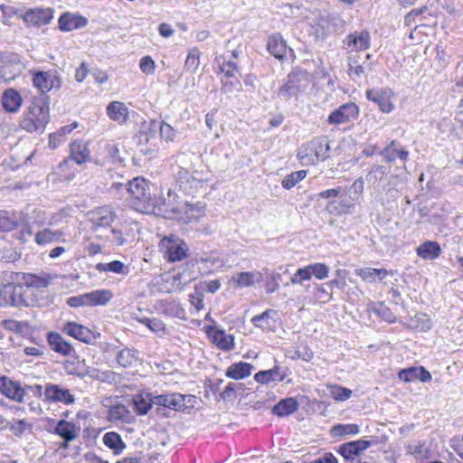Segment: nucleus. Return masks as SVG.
<instances>
[{
    "instance_id": "2",
    "label": "nucleus",
    "mask_w": 463,
    "mask_h": 463,
    "mask_svg": "<svg viewBox=\"0 0 463 463\" xmlns=\"http://www.w3.org/2000/svg\"><path fill=\"white\" fill-rule=\"evenodd\" d=\"M204 186L205 182L202 178L195 177L186 169L179 167L175 175L174 188L168 189L167 197L164 198V203L165 205L176 204L179 198L177 192L186 195H194L199 193Z\"/></svg>"
},
{
    "instance_id": "18",
    "label": "nucleus",
    "mask_w": 463,
    "mask_h": 463,
    "mask_svg": "<svg viewBox=\"0 0 463 463\" xmlns=\"http://www.w3.org/2000/svg\"><path fill=\"white\" fill-rule=\"evenodd\" d=\"M372 442L365 439H357L342 444L338 449V453L341 454L346 460H354L364 450L371 447Z\"/></svg>"
},
{
    "instance_id": "55",
    "label": "nucleus",
    "mask_w": 463,
    "mask_h": 463,
    "mask_svg": "<svg viewBox=\"0 0 463 463\" xmlns=\"http://www.w3.org/2000/svg\"><path fill=\"white\" fill-rule=\"evenodd\" d=\"M282 276L279 272H272L265 282L266 292L270 294L277 291L279 288V282L281 281Z\"/></svg>"
},
{
    "instance_id": "36",
    "label": "nucleus",
    "mask_w": 463,
    "mask_h": 463,
    "mask_svg": "<svg viewBox=\"0 0 463 463\" xmlns=\"http://www.w3.org/2000/svg\"><path fill=\"white\" fill-rule=\"evenodd\" d=\"M402 184V179L397 175H392L388 179L387 183L383 185L381 189L380 195H377L379 199L383 203L385 198L383 194L386 195V200L389 198H395L399 194V187Z\"/></svg>"
},
{
    "instance_id": "37",
    "label": "nucleus",
    "mask_w": 463,
    "mask_h": 463,
    "mask_svg": "<svg viewBox=\"0 0 463 463\" xmlns=\"http://www.w3.org/2000/svg\"><path fill=\"white\" fill-rule=\"evenodd\" d=\"M416 251L419 257L431 260L437 259L440 255L441 248L438 242L427 241L420 244L417 248Z\"/></svg>"
},
{
    "instance_id": "63",
    "label": "nucleus",
    "mask_w": 463,
    "mask_h": 463,
    "mask_svg": "<svg viewBox=\"0 0 463 463\" xmlns=\"http://www.w3.org/2000/svg\"><path fill=\"white\" fill-rule=\"evenodd\" d=\"M199 65V57L195 52H189L184 66L187 70L194 71Z\"/></svg>"
},
{
    "instance_id": "33",
    "label": "nucleus",
    "mask_w": 463,
    "mask_h": 463,
    "mask_svg": "<svg viewBox=\"0 0 463 463\" xmlns=\"http://www.w3.org/2000/svg\"><path fill=\"white\" fill-rule=\"evenodd\" d=\"M267 46L269 53L279 60L283 59L287 53L286 42L279 34L269 36Z\"/></svg>"
},
{
    "instance_id": "31",
    "label": "nucleus",
    "mask_w": 463,
    "mask_h": 463,
    "mask_svg": "<svg viewBox=\"0 0 463 463\" xmlns=\"http://www.w3.org/2000/svg\"><path fill=\"white\" fill-rule=\"evenodd\" d=\"M285 373L280 366H275L270 370L260 371L254 375L257 383L267 384L270 382H282L285 379Z\"/></svg>"
},
{
    "instance_id": "59",
    "label": "nucleus",
    "mask_w": 463,
    "mask_h": 463,
    "mask_svg": "<svg viewBox=\"0 0 463 463\" xmlns=\"http://www.w3.org/2000/svg\"><path fill=\"white\" fill-rule=\"evenodd\" d=\"M139 68L146 75L153 74L155 71V61L150 56H145L140 60Z\"/></svg>"
},
{
    "instance_id": "11",
    "label": "nucleus",
    "mask_w": 463,
    "mask_h": 463,
    "mask_svg": "<svg viewBox=\"0 0 463 463\" xmlns=\"http://www.w3.org/2000/svg\"><path fill=\"white\" fill-rule=\"evenodd\" d=\"M165 249V257L170 262L180 261L187 256L189 250L187 244L174 236L162 241Z\"/></svg>"
},
{
    "instance_id": "58",
    "label": "nucleus",
    "mask_w": 463,
    "mask_h": 463,
    "mask_svg": "<svg viewBox=\"0 0 463 463\" xmlns=\"http://www.w3.org/2000/svg\"><path fill=\"white\" fill-rule=\"evenodd\" d=\"M140 322L146 325L153 332H160L165 329V324L158 318H142Z\"/></svg>"
},
{
    "instance_id": "42",
    "label": "nucleus",
    "mask_w": 463,
    "mask_h": 463,
    "mask_svg": "<svg viewBox=\"0 0 463 463\" xmlns=\"http://www.w3.org/2000/svg\"><path fill=\"white\" fill-rule=\"evenodd\" d=\"M336 22L340 24L341 26H344L345 21L338 18V17H331L329 20L321 18L317 24V27L315 29V34L317 37L325 38L329 33L332 31L330 30V23H332L333 26L336 25Z\"/></svg>"
},
{
    "instance_id": "13",
    "label": "nucleus",
    "mask_w": 463,
    "mask_h": 463,
    "mask_svg": "<svg viewBox=\"0 0 463 463\" xmlns=\"http://www.w3.org/2000/svg\"><path fill=\"white\" fill-rule=\"evenodd\" d=\"M128 192L140 205L146 206L151 200V192L148 183L143 177H136L126 184Z\"/></svg>"
},
{
    "instance_id": "35",
    "label": "nucleus",
    "mask_w": 463,
    "mask_h": 463,
    "mask_svg": "<svg viewBox=\"0 0 463 463\" xmlns=\"http://www.w3.org/2000/svg\"><path fill=\"white\" fill-rule=\"evenodd\" d=\"M252 369L253 366L250 364L234 363L227 368L225 375L234 380H241L250 376Z\"/></svg>"
},
{
    "instance_id": "62",
    "label": "nucleus",
    "mask_w": 463,
    "mask_h": 463,
    "mask_svg": "<svg viewBox=\"0 0 463 463\" xmlns=\"http://www.w3.org/2000/svg\"><path fill=\"white\" fill-rule=\"evenodd\" d=\"M415 322V326L421 331L430 330L433 326L431 319L425 315H423L421 317H418Z\"/></svg>"
},
{
    "instance_id": "50",
    "label": "nucleus",
    "mask_w": 463,
    "mask_h": 463,
    "mask_svg": "<svg viewBox=\"0 0 463 463\" xmlns=\"http://www.w3.org/2000/svg\"><path fill=\"white\" fill-rule=\"evenodd\" d=\"M135 360V352L129 348H124L117 354V362L122 367L131 366Z\"/></svg>"
},
{
    "instance_id": "16",
    "label": "nucleus",
    "mask_w": 463,
    "mask_h": 463,
    "mask_svg": "<svg viewBox=\"0 0 463 463\" xmlns=\"http://www.w3.org/2000/svg\"><path fill=\"white\" fill-rule=\"evenodd\" d=\"M0 392L16 402H22L25 395V389L21 386L20 383L13 381L8 376L0 377Z\"/></svg>"
},
{
    "instance_id": "26",
    "label": "nucleus",
    "mask_w": 463,
    "mask_h": 463,
    "mask_svg": "<svg viewBox=\"0 0 463 463\" xmlns=\"http://www.w3.org/2000/svg\"><path fill=\"white\" fill-rule=\"evenodd\" d=\"M275 316H277L276 310L268 309L260 315L254 316L251 323L264 331H274L276 329Z\"/></svg>"
},
{
    "instance_id": "51",
    "label": "nucleus",
    "mask_w": 463,
    "mask_h": 463,
    "mask_svg": "<svg viewBox=\"0 0 463 463\" xmlns=\"http://www.w3.org/2000/svg\"><path fill=\"white\" fill-rule=\"evenodd\" d=\"M32 424L23 419L16 420L13 419L12 425L10 426V431L16 437H22L27 430H31Z\"/></svg>"
},
{
    "instance_id": "64",
    "label": "nucleus",
    "mask_w": 463,
    "mask_h": 463,
    "mask_svg": "<svg viewBox=\"0 0 463 463\" xmlns=\"http://www.w3.org/2000/svg\"><path fill=\"white\" fill-rule=\"evenodd\" d=\"M128 413V410L124 405H116L112 407L109 411V414L112 418L116 420H122L126 417Z\"/></svg>"
},
{
    "instance_id": "46",
    "label": "nucleus",
    "mask_w": 463,
    "mask_h": 463,
    "mask_svg": "<svg viewBox=\"0 0 463 463\" xmlns=\"http://www.w3.org/2000/svg\"><path fill=\"white\" fill-rule=\"evenodd\" d=\"M61 233L59 232H53L49 229L40 231L35 235V241L39 245L53 242L59 241Z\"/></svg>"
},
{
    "instance_id": "32",
    "label": "nucleus",
    "mask_w": 463,
    "mask_h": 463,
    "mask_svg": "<svg viewBox=\"0 0 463 463\" xmlns=\"http://www.w3.org/2000/svg\"><path fill=\"white\" fill-rule=\"evenodd\" d=\"M109 118L119 123H125L128 118V109L120 101H112L107 107Z\"/></svg>"
},
{
    "instance_id": "4",
    "label": "nucleus",
    "mask_w": 463,
    "mask_h": 463,
    "mask_svg": "<svg viewBox=\"0 0 463 463\" xmlns=\"http://www.w3.org/2000/svg\"><path fill=\"white\" fill-rule=\"evenodd\" d=\"M329 150L330 141L328 137L321 136L301 146L298 152V157L301 165H312L319 161H325L328 157Z\"/></svg>"
},
{
    "instance_id": "7",
    "label": "nucleus",
    "mask_w": 463,
    "mask_h": 463,
    "mask_svg": "<svg viewBox=\"0 0 463 463\" xmlns=\"http://www.w3.org/2000/svg\"><path fill=\"white\" fill-rule=\"evenodd\" d=\"M175 218L184 223L199 221L205 214V203L202 202L185 201L181 204L168 205Z\"/></svg>"
},
{
    "instance_id": "21",
    "label": "nucleus",
    "mask_w": 463,
    "mask_h": 463,
    "mask_svg": "<svg viewBox=\"0 0 463 463\" xmlns=\"http://www.w3.org/2000/svg\"><path fill=\"white\" fill-rule=\"evenodd\" d=\"M387 163H392L396 159H401L402 162L406 161L409 152L405 150L397 141H392L384 149L379 152Z\"/></svg>"
},
{
    "instance_id": "19",
    "label": "nucleus",
    "mask_w": 463,
    "mask_h": 463,
    "mask_svg": "<svg viewBox=\"0 0 463 463\" xmlns=\"http://www.w3.org/2000/svg\"><path fill=\"white\" fill-rule=\"evenodd\" d=\"M44 396L47 401L54 402H63L71 404L74 402V397L68 389L61 388L56 384H47L44 390Z\"/></svg>"
},
{
    "instance_id": "44",
    "label": "nucleus",
    "mask_w": 463,
    "mask_h": 463,
    "mask_svg": "<svg viewBox=\"0 0 463 463\" xmlns=\"http://www.w3.org/2000/svg\"><path fill=\"white\" fill-rule=\"evenodd\" d=\"M213 341L222 350H231L233 347V336L225 334L222 330H217L213 335Z\"/></svg>"
},
{
    "instance_id": "41",
    "label": "nucleus",
    "mask_w": 463,
    "mask_h": 463,
    "mask_svg": "<svg viewBox=\"0 0 463 463\" xmlns=\"http://www.w3.org/2000/svg\"><path fill=\"white\" fill-rule=\"evenodd\" d=\"M20 215L12 213L0 211V232H10L14 230L20 222Z\"/></svg>"
},
{
    "instance_id": "54",
    "label": "nucleus",
    "mask_w": 463,
    "mask_h": 463,
    "mask_svg": "<svg viewBox=\"0 0 463 463\" xmlns=\"http://www.w3.org/2000/svg\"><path fill=\"white\" fill-rule=\"evenodd\" d=\"M9 277V274L7 275ZM8 285L10 286V306L21 307V287L14 283L8 278Z\"/></svg>"
},
{
    "instance_id": "40",
    "label": "nucleus",
    "mask_w": 463,
    "mask_h": 463,
    "mask_svg": "<svg viewBox=\"0 0 463 463\" xmlns=\"http://www.w3.org/2000/svg\"><path fill=\"white\" fill-rule=\"evenodd\" d=\"M55 433L64 439L65 447L68 442L74 440L77 437L75 425L72 422L64 420H61L57 423L55 427Z\"/></svg>"
},
{
    "instance_id": "39",
    "label": "nucleus",
    "mask_w": 463,
    "mask_h": 463,
    "mask_svg": "<svg viewBox=\"0 0 463 463\" xmlns=\"http://www.w3.org/2000/svg\"><path fill=\"white\" fill-rule=\"evenodd\" d=\"M298 409V402L294 398H286L278 402L272 409L279 417L288 416Z\"/></svg>"
},
{
    "instance_id": "10",
    "label": "nucleus",
    "mask_w": 463,
    "mask_h": 463,
    "mask_svg": "<svg viewBox=\"0 0 463 463\" xmlns=\"http://www.w3.org/2000/svg\"><path fill=\"white\" fill-rule=\"evenodd\" d=\"M365 94L370 101L377 104L382 112L390 113L394 109V92L391 89H371L367 90Z\"/></svg>"
},
{
    "instance_id": "23",
    "label": "nucleus",
    "mask_w": 463,
    "mask_h": 463,
    "mask_svg": "<svg viewBox=\"0 0 463 463\" xmlns=\"http://www.w3.org/2000/svg\"><path fill=\"white\" fill-rule=\"evenodd\" d=\"M1 102L7 112L14 113L20 109L23 99L17 90L8 89L3 93Z\"/></svg>"
},
{
    "instance_id": "28",
    "label": "nucleus",
    "mask_w": 463,
    "mask_h": 463,
    "mask_svg": "<svg viewBox=\"0 0 463 463\" xmlns=\"http://www.w3.org/2000/svg\"><path fill=\"white\" fill-rule=\"evenodd\" d=\"M47 340L52 350L56 353L62 355H70L74 352L72 346L58 333L50 332L47 335Z\"/></svg>"
},
{
    "instance_id": "6",
    "label": "nucleus",
    "mask_w": 463,
    "mask_h": 463,
    "mask_svg": "<svg viewBox=\"0 0 463 463\" xmlns=\"http://www.w3.org/2000/svg\"><path fill=\"white\" fill-rule=\"evenodd\" d=\"M194 399L193 395H184L181 393H163L151 398L152 403L156 407V413L167 416L165 410L170 409L175 411H183L189 406L187 402H192Z\"/></svg>"
},
{
    "instance_id": "8",
    "label": "nucleus",
    "mask_w": 463,
    "mask_h": 463,
    "mask_svg": "<svg viewBox=\"0 0 463 463\" xmlns=\"http://www.w3.org/2000/svg\"><path fill=\"white\" fill-rule=\"evenodd\" d=\"M113 297L109 289H97L88 293L71 297L67 300V304L71 307L104 306Z\"/></svg>"
},
{
    "instance_id": "43",
    "label": "nucleus",
    "mask_w": 463,
    "mask_h": 463,
    "mask_svg": "<svg viewBox=\"0 0 463 463\" xmlns=\"http://www.w3.org/2000/svg\"><path fill=\"white\" fill-rule=\"evenodd\" d=\"M103 442L108 448L113 449L115 454L121 453L126 447L120 435L113 431L104 435Z\"/></svg>"
},
{
    "instance_id": "30",
    "label": "nucleus",
    "mask_w": 463,
    "mask_h": 463,
    "mask_svg": "<svg viewBox=\"0 0 463 463\" xmlns=\"http://www.w3.org/2000/svg\"><path fill=\"white\" fill-rule=\"evenodd\" d=\"M71 157L78 165L90 161V153L87 143L74 141L71 144Z\"/></svg>"
},
{
    "instance_id": "29",
    "label": "nucleus",
    "mask_w": 463,
    "mask_h": 463,
    "mask_svg": "<svg viewBox=\"0 0 463 463\" xmlns=\"http://www.w3.org/2000/svg\"><path fill=\"white\" fill-rule=\"evenodd\" d=\"M232 281L240 288L251 287L255 283H260L263 279L262 274L260 271H245L239 272L232 276Z\"/></svg>"
},
{
    "instance_id": "52",
    "label": "nucleus",
    "mask_w": 463,
    "mask_h": 463,
    "mask_svg": "<svg viewBox=\"0 0 463 463\" xmlns=\"http://www.w3.org/2000/svg\"><path fill=\"white\" fill-rule=\"evenodd\" d=\"M133 403L137 413L140 415H146L154 405V403L151 402V399L146 401L141 395H136L133 398Z\"/></svg>"
},
{
    "instance_id": "5",
    "label": "nucleus",
    "mask_w": 463,
    "mask_h": 463,
    "mask_svg": "<svg viewBox=\"0 0 463 463\" xmlns=\"http://www.w3.org/2000/svg\"><path fill=\"white\" fill-rule=\"evenodd\" d=\"M309 86V78L302 71H292L288 75L287 81L279 89L278 97L281 100L298 99Z\"/></svg>"
},
{
    "instance_id": "56",
    "label": "nucleus",
    "mask_w": 463,
    "mask_h": 463,
    "mask_svg": "<svg viewBox=\"0 0 463 463\" xmlns=\"http://www.w3.org/2000/svg\"><path fill=\"white\" fill-rule=\"evenodd\" d=\"M348 73L352 80H358L365 76V68L354 61L349 63Z\"/></svg>"
},
{
    "instance_id": "12",
    "label": "nucleus",
    "mask_w": 463,
    "mask_h": 463,
    "mask_svg": "<svg viewBox=\"0 0 463 463\" xmlns=\"http://www.w3.org/2000/svg\"><path fill=\"white\" fill-rule=\"evenodd\" d=\"M33 82L42 93L52 90H59L61 87V78L57 71H38L34 73Z\"/></svg>"
},
{
    "instance_id": "22",
    "label": "nucleus",
    "mask_w": 463,
    "mask_h": 463,
    "mask_svg": "<svg viewBox=\"0 0 463 463\" xmlns=\"http://www.w3.org/2000/svg\"><path fill=\"white\" fill-rule=\"evenodd\" d=\"M87 23L88 20L81 15L64 13L59 18V28L61 31L69 32L74 29L82 28L87 24Z\"/></svg>"
},
{
    "instance_id": "24",
    "label": "nucleus",
    "mask_w": 463,
    "mask_h": 463,
    "mask_svg": "<svg viewBox=\"0 0 463 463\" xmlns=\"http://www.w3.org/2000/svg\"><path fill=\"white\" fill-rule=\"evenodd\" d=\"M370 39V33L367 31L354 32L349 34L344 43H346L348 47H351L352 50L364 51L369 47Z\"/></svg>"
},
{
    "instance_id": "47",
    "label": "nucleus",
    "mask_w": 463,
    "mask_h": 463,
    "mask_svg": "<svg viewBox=\"0 0 463 463\" xmlns=\"http://www.w3.org/2000/svg\"><path fill=\"white\" fill-rule=\"evenodd\" d=\"M360 431V428L357 424H337L331 429V433L334 436H346V435H356Z\"/></svg>"
},
{
    "instance_id": "27",
    "label": "nucleus",
    "mask_w": 463,
    "mask_h": 463,
    "mask_svg": "<svg viewBox=\"0 0 463 463\" xmlns=\"http://www.w3.org/2000/svg\"><path fill=\"white\" fill-rule=\"evenodd\" d=\"M399 379L404 382L420 380L423 383L431 380L430 373L423 367H410L399 372Z\"/></svg>"
},
{
    "instance_id": "60",
    "label": "nucleus",
    "mask_w": 463,
    "mask_h": 463,
    "mask_svg": "<svg viewBox=\"0 0 463 463\" xmlns=\"http://www.w3.org/2000/svg\"><path fill=\"white\" fill-rule=\"evenodd\" d=\"M305 280H309L308 270L305 268L298 269L290 279L292 284H302Z\"/></svg>"
},
{
    "instance_id": "15",
    "label": "nucleus",
    "mask_w": 463,
    "mask_h": 463,
    "mask_svg": "<svg viewBox=\"0 0 463 463\" xmlns=\"http://www.w3.org/2000/svg\"><path fill=\"white\" fill-rule=\"evenodd\" d=\"M359 114V108L353 102L345 103L340 106L337 109L333 111L328 117L329 124H343L347 123L357 118Z\"/></svg>"
},
{
    "instance_id": "34",
    "label": "nucleus",
    "mask_w": 463,
    "mask_h": 463,
    "mask_svg": "<svg viewBox=\"0 0 463 463\" xmlns=\"http://www.w3.org/2000/svg\"><path fill=\"white\" fill-rule=\"evenodd\" d=\"M386 174V169L383 165H373L365 176V180L370 188H373L377 195L381 194L380 181Z\"/></svg>"
},
{
    "instance_id": "49",
    "label": "nucleus",
    "mask_w": 463,
    "mask_h": 463,
    "mask_svg": "<svg viewBox=\"0 0 463 463\" xmlns=\"http://www.w3.org/2000/svg\"><path fill=\"white\" fill-rule=\"evenodd\" d=\"M308 270L309 279L312 275L317 279H324L328 276L329 268L324 263H315L305 267Z\"/></svg>"
},
{
    "instance_id": "17",
    "label": "nucleus",
    "mask_w": 463,
    "mask_h": 463,
    "mask_svg": "<svg viewBox=\"0 0 463 463\" xmlns=\"http://www.w3.org/2000/svg\"><path fill=\"white\" fill-rule=\"evenodd\" d=\"M62 331L86 344H93L96 341V335L90 328L76 322H66Z\"/></svg>"
},
{
    "instance_id": "25",
    "label": "nucleus",
    "mask_w": 463,
    "mask_h": 463,
    "mask_svg": "<svg viewBox=\"0 0 463 463\" xmlns=\"http://www.w3.org/2000/svg\"><path fill=\"white\" fill-rule=\"evenodd\" d=\"M52 10L50 8H38L27 12L24 15V20L34 25H44L50 23L52 19Z\"/></svg>"
},
{
    "instance_id": "9",
    "label": "nucleus",
    "mask_w": 463,
    "mask_h": 463,
    "mask_svg": "<svg viewBox=\"0 0 463 463\" xmlns=\"http://www.w3.org/2000/svg\"><path fill=\"white\" fill-rule=\"evenodd\" d=\"M24 68L18 54L14 52L0 54V69L5 81H10L21 75Z\"/></svg>"
},
{
    "instance_id": "48",
    "label": "nucleus",
    "mask_w": 463,
    "mask_h": 463,
    "mask_svg": "<svg viewBox=\"0 0 463 463\" xmlns=\"http://www.w3.org/2000/svg\"><path fill=\"white\" fill-rule=\"evenodd\" d=\"M307 175V171L300 170L287 175L281 182L283 188L289 190L293 188L298 182L303 180Z\"/></svg>"
},
{
    "instance_id": "45",
    "label": "nucleus",
    "mask_w": 463,
    "mask_h": 463,
    "mask_svg": "<svg viewBox=\"0 0 463 463\" xmlns=\"http://www.w3.org/2000/svg\"><path fill=\"white\" fill-rule=\"evenodd\" d=\"M96 269L103 272L110 271L117 274H127L128 271L125 264L119 260H113L109 263L99 262L96 265Z\"/></svg>"
},
{
    "instance_id": "38",
    "label": "nucleus",
    "mask_w": 463,
    "mask_h": 463,
    "mask_svg": "<svg viewBox=\"0 0 463 463\" xmlns=\"http://www.w3.org/2000/svg\"><path fill=\"white\" fill-rule=\"evenodd\" d=\"M355 274L365 282L372 283L376 279L383 280L389 271L385 269L362 268L356 269Z\"/></svg>"
},
{
    "instance_id": "57",
    "label": "nucleus",
    "mask_w": 463,
    "mask_h": 463,
    "mask_svg": "<svg viewBox=\"0 0 463 463\" xmlns=\"http://www.w3.org/2000/svg\"><path fill=\"white\" fill-rule=\"evenodd\" d=\"M160 137L165 141H173L175 137V130L172 126L165 122H159Z\"/></svg>"
},
{
    "instance_id": "53",
    "label": "nucleus",
    "mask_w": 463,
    "mask_h": 463,
    "mask_svg": "<svg viewBox=\"0 0 463 463\" xmlns=\"http://www.w3.org/2000/svg\"><path fill=\"white\" fill-rule=\"evenodd\" d=\"M330 395L336 401H346L352 395V391L339 385H330Z\"/></svg>"
},
{
    "instance_id": "20",
    "label": "nucleus",
    "mask_w": 463,
    "mask_h": 463,
    "mask_svg": "<svg viewBox=\"0 0 463 463\" xmlns=\"http://www.w3.org/2000/svg\"><path fill=\"white\" fill-rule=\"evenodd\" d=\"M158 128H159V121L157 120H150L148 122L146 121H144L141 126H140V129H139V135H138V139H139V150L140 152L144 153V154H146L147 152H149L150 150H152L151 148H145L144 147V145L142 144V142L144 141L145 143H149L151 139L155 138L156 137V134L158 130Z\"/></svg>"
},
{
    "instance_id": "1",
    "label": "nucleus",
    "mask_w": 463,
    "mask_h": 463,
    "mask_svg": "<svg viewBox=\"0 0 463 463\" xmlns=\"http://www.w3.org/2000/svg\"><path fill=\"white\" fill-rule=\"evenodd\" d=\"M50 121V108L48 97L34 98L26 109L21 121L22 129L33 133H43Z\"/></svg>"
},
{
    "instance_id": "14",
    "label": "nucleus",
    "mask_w": 463,
    "mask_h": 463,
    "mask_svg": "<svg viewBox=\"0 0 463 463\" xmlns=\"http://www.w3.org/2000/svg\"><path fill=\"white\" fill-rule=\"evenodd\" d=\"M91 228L98 230L100 227L109 226L116 218V213L110 206L98 207L88 213Z\"/></svg>"
},
{
    "instance_id": "61",
    "label": "nucleus",
    "mask_w": 463,
    "mask_h": 463,
    "mask_svg": "<svg viewBox=\"0 0 463 463\" xmlns=\"http://www.w3.org/2000/svg\"><path fill=\"white\" fill-rule=\"evenodd\" d=\"M111 237L110 241L116 246H123L125 245L127 239L123 236L121 231L117 229H112L110 231Z\"/></svg>"
},
{
    "instance_id": "3",
    "label": "nucleus",
    "mask_w": 463,
    "mask_h": 463,
    "mask_svg": "<svg viewBox=\"0 0 463 463\" xmlns=\"http://www.w3.org/2000/svg\"><path fill=\"white\" fill-rule=\"evenodd\" d=\"M9 279L21 287V307L34 306L37 303V289L47 288V279L22 272H10Z\"/></svg>"
}]
</instances>
